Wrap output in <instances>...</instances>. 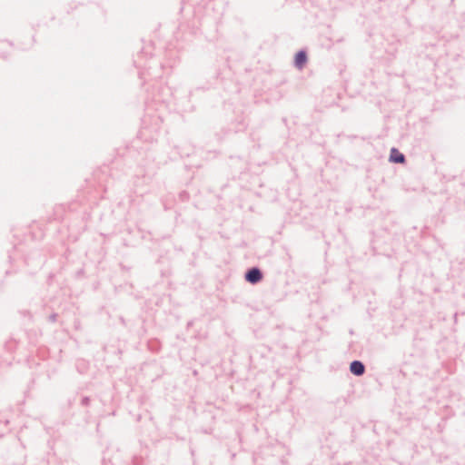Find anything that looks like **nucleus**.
Instances as JSON below:
<instances>
[{
  "mask_svg": "<svg viewBox=\"0 0 465 465\" xmlns=\"http://www.w3.org/2000/svg\"><path fill=\"white\" fill-rule=\"evenodd\" d=\"M350 371L354 375L360 376L364 373L365 368H364V365L361 361H354L351 363Z\"/></svg>",
  "mask_w": 465,
  "mask_h": 465,
  "instance_id": "obj_2",
  "label": "nucleus"
},
{
  "mask_svg": "<svg viewBox=\"0 0 465 465\" xmlns=\"http://www.w3.org/2000/svg\"><path fill=\"white\" fill-rule=\"evenodd\" d=\"M245 279L251 283H257L262 280V273L259 269L252 268L246 273Z\"/></svg>",
  "mask_w": 465,
  "mask_h": 465,
  "instance_id": "obj_1",
  "label": "nucleus"
},
{
  "mask_svg": "<svg viewBox=\"0 0 465 465\" xmlns=\"http://www.w3.org/2000/svg\"><path fill=\"white\" fill-rule=\"evenodd\" d=\"M390 161L397 163H403L405 162L404 155L396 148L391 150Z\"/></svg>",
  "mask_w": 465,
  "mask_h": 465,
  "instance_id": "obj_3",
  "label": "nucleus"
},
{
  "mask_svg": "<svg viewBox=\"0 0 465 465\" xmlns=\"http://www.w3.org/2000/svg\"><path fill=\"white\" fill-rule=\"evenodd\" d=\"M307 62L306 53L303 51H300L296 54L294 58L295 66L299 69L302 68Z\"/></svg>",
  "mask_w": 465,
  "mask_h": 465,
  "instance_id": "obj_4",
  "label": "nucleus"
}]
</instances>
